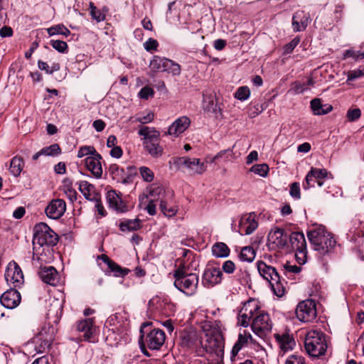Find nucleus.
Wrapping results in <instances>:
<instances>
[{
  "mask_svg": "<svg viewBox=\"0 0 364 364\" xmlns=\"http://www.w3.org/2000/svg\"><path fill=\"white\" fill-rule=\"evenodd\" d=\"M252 320V331L260 338L265 337L272 328V322L269 315L262 311L258 301L250 299L243 304L238 314V323L243 327H247Z\"/></svg>",
  "mask_w": 364,
  "mask_h": 364,
  "instance_id": "obj_1",
  "label": "nucleus"
},
{
  "mask_svg": "<svg viewBox=\"0 0 364 364\" xmlns=\"http://www.w3.org/2000/svg\"><path fill=\"white\" fill-rule=\"evenodd\" d=\"M200 327L205 333L200 341L203 348L213 360H221L224 355V342L219 327L209 321L202 322Z\"/></svg>",
  "mask_w": 364,
  "mask_h": 364,
  "instance_id": "obj_2",
  "label": "nucleus"
},
{
  "mask_svg": "<svg viewBox=\"0 0 364 364\" xmlns=\"http://www.w3.org/2000/svg\"><path fill=\"white\" fill-rule=\"evenodd\" d=\"M151 323H143L140 328L139 344L144 355L149 357L147 348L159 350L166 340L164 331L159 328H151Z\"/></svg>",
  "mask_w": 364,
  "mask_h": 364,
  "instance_id": "obj_3",
  "label": "nucleus"
},
{
  "mask_svg": "<svg viewBox=\"0 0 364 364\" xmlns=\"http://www.w3.org/2000/svg\"><path fill=\"white\" fill-rule=\"evenodd\" d=\"M307 237L314 250L321 256L330 253L336 243L332 235L323 226L308 231Z\"/></svg>",
  "mask_w": 364,
  "mask_h": 364,
  "instance_id": "obj_4",
  "label": "nucleus"
},
{
  "mask_svg": "<svg viewBox=\"0 0 364 364\" xmlns=\"http://www.w3.org/2000/svg\"><path fill=\"white\" fill-rule=\"evenodd\" d=\"M174 286L179 291L188 296L193 295L197 290L198 277L197 274L189 272L188 266L185 262L181 264L173 273Z\"/></svg>",
  "mask_w": 364,
  "mask_h": 364,
  "instance_id": "obj_5",
  "label": "nucleus"
},
{
  "mask_svg": "<svg viewBox=\"0 0 364 364\" xmlns=\"http://www.w3.org/2000/svg\"><path fill=\"white\" fill-rule=\"evenodd\" d=\"M58 242V235L46 224L40 223L33 228V250L39 254V250L43 247H53Z\"/></svg>",
  "mask_w": 364,
  "mask_h": 364,
  "instance_id": "obj_6",
  "label": "nucleus"
},
{
  "mask_svg": "<svg viewBox=\"0 0 364 364\" xmlns=\"http://www.w3.org/2000/svg\"><path fill=\"white\" fill-rule=\"evenodd\" d=\"M138 134L143 136L144 149L154 158H159L164 153L163 146L160 144V132L154 127L143 126L138 131Z\"/></svg>",
  "mask_w": 364,
  "mask_h": 364,
  "instance_id": "obj_7",
  "label": "nucleus"
},
{
  "mask_svg": "<svg viewBox=\"0 0 364 364\" xmlns=\"http://www.w3.org/2000/svg\"><path fill=\"white\" fill-rule=\"evenodd\" d=\"M257 269L260 275L269 282L274 294L280 297L284 294V279H282L276 269L262 261L257 262Z\"/></svg>",
  "mask_w": 364,
  "mask_h": 364,
  "instance_id": "obj_8",
  "label": "nucleus"
},
{
  "mask_svg": "<svg viewBox=\"0 0 364 364\" xmlns=\"http://www.w3.org/2000/svg\"><path fill=\"white\" fill-rule=\"evenodd\" d=\"M304 344L306 352L312 357H319L323 355L327 349L324 334L317 331L308 332Z\"/></svg>",
  "mask_w": 364,
  "mask_h": 364,
  "instance_id": "obj_9",
  "label": "nucleus"
},
{
  "mask_svg": "<svg viewBox=\"0 0 364 364\" xmlns=\"http://www.w3.org/2000/svg\"><path fill=\"white\" fill-rule=\"evenodd\" d=\"M173 164L178 168L186 170L190 175H200L203 173L207 166L200 159L182 156L175 158Z\"/></svg>",
  "mask_w": 364,
  "mask_h": 364,
  "instance_id": "obj_10",
  "label": "nucleus"
},
{
  "mask_svg": "<svg viewBox=\"0 0 364 364\" xmlns=\"http://www.w3.org/2000/svg\"><path fill=\"white\" fill-rule=\"evenodd\" d=\"M291 246L295 250V257L299 264H304L307 260L306 242L304 235L300 232H292L289 237Z\"/></svg>",
  "mask_w": 364,
  "mask_h": 364,
  "instance_id": "obj_11",
  "label": "nucleus"
},
{
  "mask_svg": "<svg viewBox=\"0 0 364 364\" xmlns=\"http://www.w3.org/2000/svg\"><path fill=\"white\" fill-rule=\"evenodd\" d=\"M297 318L302 322H310L316 316L315 302L311 299L300 302L296 309Z\"/></svg>",
  "mask_w": 364,
  "mask_h": 364,
  "instance_id": "obj_12",
  "label": "nucleus"
},
{
  "mask_svg": "<svg viewBox=\"0 0 364 364\" xmlns=\"http://www.w3.org/2000/svg\"><path fill=\"white\" fill-rule=\"evenodd\" d=\"M7 283L14 288H20L24 283V277L20 267L16 263H9L5 273Z\"/></svg>",
  "mask_w": 364,
  "mask_h": 364,
  "instance_id": "obj_13",
  "label": "nucleus"
},
{
  "mask_svg": "<svg viewBox=\"0 0 364 364\" xmlns=\"http://www.w3.org/2000/svg\"><path fill=\"white\" fill-rule=\"evenodd\" d=\"M109 208L117 213H125L129 210L127 203L122 200L120 193L114 190L107 191L106 196Z\"/></svg>",
  "mask_w": 364,
  "mask_h": 364,
  "instance_id": "obj_14",
  "label": "nucleus"
},
{
  "mask_svg": "<svg viewBox=\"0 0 364 364\" xmlns=\"http://www.w3.org/2000/svg\"><path fill=\"white\" fill-rule=\"evenodd\" d=\"M223 279V273L218 267H207L202 277V283L205 287H212L220 284Z\"/></svg>",
  "mask_w": 364,
  "mask_h": 364,
  "instance_id": "obj_15",
  "label": "nucleus"
},
{
  "mask_svg": "<svg viewBox=\"0 0 364 364\" xmlns=\"http://www.w3.org/2000/svg\"><path fill=\"white\" fill-rule=\"evenodd\" d=\"M54 340L53 328L42 329L35 338L36 349L39 353L48 350Z\"/></svg>",
  "mask_w": 364,
  "mask_h": 364,
  "instance_id": "obj_16",
  "label": "nucleus"
},
{
  "mask_svg": "<svg viewBox=\"0 0 364 364\" xmlns=\"http://www.w3.org/2000/svg\"><path fill=\"white\" fill-rule=\"evenodd\" d=\"M66 210V203L63 199L52 200L45 209L46 215L53 220L61 218Z\"/></svg>",
  "mask_w": 364,
  "mask_h": 364,
  "instance_id": "obj_17",
  "label": "nucleus"
},
{
  "mask_svg": "<svg viewBox=\"0 0 364 364\" xmlns=\"http://www.w3.org/2000/svg\"><path fill=\"white\" fill-rule=\"evenodd\" d=\"M21 301L20 293L14 288L6 291L0 297L1 304L6 309H13L17 307Z\"/></svg>",
  "mask_w": 364,
  "mask_h": 364,
  "instance_id": "obj_18",
  "label": "nucleus"
},
{
  "mask_svg": "<svg viewBox=\"0 0 364 364\" xmlns=\"http://www.w3.org/2000/svg\"><path fill=\"white\" fill-rule=\"evenodd\" d=\"M258 227L255 213L243 215L239 223V232L241 235H250Z\"/></svg>",
  "mask_w": 364,
  "mask_h": 364,
  "instance_id": "obj_19",
  "label": "nucleus"
},
{
  "mask_svg": "<svg viewBox=\"0 0 364 364\" xmlns=\"http://www.w3.org/2000/svg\"><path fill=\"white\" fill-rule=\"evenodd\" d=\"M77 330L82 333L85 340L94 342L96 334V326L92 318H86L80 321L76 326Z\"/></svg>",
  "mask_w": 364,
  "mask_h": 364,
  "instance_id": "obj_20",
  "label": "nucleus"
},
{
  "mask_svg": "<svg viewBox=\"0 0 364 364\" xmlns=\"http://www.w3.org/2000/svg\"><path fill=\"white\" fill-rule=\"evenodd\" d=\"M101 159L102 156L98 153L95 154L94 156H88L85 159L86 168L97 178H101L102 175Z\"/></svg>",
  "mask_w": 364,
  "mask_h": 364,
  "instance_id": "obj_21",
  "label": "nucleus"
},
{
  "mask_svg": "<svg viewBox=\"0 0 364 364\" xmlns=\"http://www.w3.org/2000/svg\"><path fill=\"white\" fill-rule=\"evenodd\" d=\"M327 175L328 171L326 169L312 167L305 177V182L303 183V188L306 190L311 187H314V183L317 180L326 178Z\"/></svg>",
  "mask_w": 364,
  "mask_h": 364,
  "instance_id": "obj_22",
  "label": "nucleus"
},
{
  "mask_svg": "<svg viewBox=\"0 0 364 364\" xmlns=\"http://www.w3.org/2000/svg\"><path fill=\"white\" fill-rule=\"evenodd\" d=\"M289 235L285 232L284 230L276 228L272 230L268 236L269 241L272 242L279 249H283L287 245Z\"/></svg>",
  "mask_w": 364,
  "mask_h": 364,
  "instance_id": "obj_23",
  "label": "nucleus"
},
{
  "mask_svg": "<svg viewBox=\"0 0 364 364\" xmlns=\"http://www.w3.org/2000/svg\"><path fill=\"white\" fill-rule=\"evenodd\" d=\"M190 124L191 121L187 117H181L173 122L166 134L178 136L188 128Z\"/></svg>",
  "mask_w": 364,
  "mask_h": 364,
  "instance_id": "obj_24",
  "label": "nucleus"
},
{
  "mask_svg": "<svg viewBox=\"0 0 364 364\" xmlns=\"http://www.w3.org/2000/svg\"><path fill=\"white\" fill-rule=\"evenodd\" d=\"M38 274L42 281L50 285H55L58 282L59 274L52 266L43 267L38 272Z\"/></svg>",
  "mask_w": 364,
  "mask_h": 364,
  "instance_id": "obj_25",
  "label": "nucleus"
},
{
  "mask_svg": "<svg viewBox=\"0 0 364 364\" xmlns=\"http://www.w3.org/2000/svg\"><path fill=\"white\" fill-rule=\"evenodd\" d=\"M309 23V15L304 11L294 13L292 18V27L294 32L304 31Z\"/></svg>",
  "mask_w": 364,
  "mask_h": 364,
  "instance_id": "obj_26",
  "label": "nucleus"
},
{
  "mask_svg": "<svg viewBox=\"0 0 364 364\" xmlns=\"http://www.w3.org/2000/svg\"><path fill=\"white\" fill-rule=\"evenodd\" d=\"M252 344H255L252 335L249 332L244 331L243 333L239 334L238 339L232 347V355L235 356L242 348Z\"/></svg>",
  "mask_w": 364,
  "mask_h": 364,
  "instance_id": "obj_27",
  "label": "nucleus"
},
{
  "mask_svg": "<svg viewBox=\"0 0 364 364\" xmlns=\"http://www.w3.org/2000/svg\"><path fill=\"white\" fill-rule=\"evenodd\" d=\"M98 259H102L107 265L109 272H112L114 277H124L129 272V269L122 267L112 260L107 255H101L98 257Z\"/></svg>",
  "mask_w": 364,
  "mask_h": 364,
  "instance_id": "obj_28",
  "label": "nucleus"
},
{
  "mask_svg": "<svg viewBox=\"0 0 364 364\" xmlns=\"http://www.w3.org/2000/svg\"><path fill=\"white\" fill-rule=\"evenodd\" d=\"M79 190L88 200L95 201L100 197V195L95 192L94 186L86 181L80 182Z\"/></svg>",
  "mask_w": 364,
  "mask_h": 364,
  "instance_id": "obj_29",
  "label": "nucleus"
},
{
  "mask_svg": "<svg viewBox=\"0 0 364 364\" xmlns=\"http://www.w3.org/2000/svg\"><path fill=\"white\" fill-rule=\"evenodd\" d=\"M311 108L315 115H321L329 113L333 107L329 105H322L321 100L315 98L311 101Z\"/></svg>",
  "mask_w": 364,
  "mask_h": 364,
  "instance_id": "obj_30",
  "label": "nucleus"
},
{
  "mask_svg": "<svg viewBox=\"0 0 364 364\" xmlns=\"http://www.w3.org/2000/svg\"><path fill=\"white\" fill-rule=\"evenodd\" d=\"M119 228L122 232L138 230L141 228V221L139 218L127 219L119 224Z\"/></svg>",
  "mask_w": 364,
  "mask_h": 364,
  "instance_id": "obj_31",
  "label": "nucleus"
},
{
  "mask_svg": "<svg viewBox=\"0 0 364 364\" xmlns=\"http://www.w3.org/2000/svg\"><path fill=\"white\" fill-rule=\"evenodd\" d=\"M166 63H168V58L154 55L150 62L149 67L154 72H165Z\"/></svg>",
  "mask_w": 364,
  "mask_h": 364,
  "instance_id": "obj_32",
  "label": "nucleus"
},
{
  "mask_svg": "<svg viewBox=\"0 0 364 364\" xmlns=\"http://www.w3.org/2000/svg\"><path fill=\"white\" fill-rule=\"evenodd\" d=\"M212 252L217 257H225L229 255L230 249L225 243L218 242L213 246Z\"/></svg>",
  "mask_w": 364,
  "mask_h": 364,
  "instance_id": "obj_33",
  "label": "nucleus"
},
{
  "mask_svg": "<svg viewBox=\"0 0 364 364\" xmlns=\"http://www.w3.org/2000/svg\"><path fill=\"white\" fill-rule=\"evenodd\" d=\"M23 166V161L21 157L15 156L11 159L10 172L14 176H18Z\"/></svg>",
  "mask_w": 364,
  "mask_h": 364,
  "instance_id": "obj_34",
  "label": "nucleus"
},
{
  "mask_svg": "<svg viewBox=\"0 0 364 364\" xmlns=\"http://www.w3.org/2000/svg\"><path fill=\"white\" fill-rule=\"evenodd\" d=\"M276 338L280 345V348L284 351L291 349L295 344L294 339L289 335H283L282 336L277 335Z\"/></svg>",
  "mask_w": 364,
  "mask_h": 364,
  "instance_id": "obj_35",
  "label": "nucleus"
},
{
  "mask_svg": "<svg viewBox=\"0 0 364 364\" xmlns=\"http://www.w3.org/2000/svg\"><path fill=\"white\" fill-rule=\"evenodd\" d=\"M47 33L50 36L61 34L68 37L70 34V30L63 24H58L47 28Z\"/></svg>",
  "mask_w": 364,
  "mask_h": 364,
  "instance_id": "obj_36",
  "label": "nucleus"
},
{
  "mask_svg": "<svg viewBox=\"0 0 364 364\" xmlns=\"http://www.w3.org/2000/svg\"><path fill=\"white\" fill-rule=\"evenodd\" d=\"M203 108L205 112L216 113L218 110V106L213 96L204 97L203 101Z\"/></svg>",
  "mask_w": 364,
  "mask_h": 364,
  "instance_id": "obj_37",
  "label": "nucleus"
},
{
  "mask_svg": "<svg viewBox=\"0 0 364 364\" xmlns=\"http://www.w3.org/2000/svg\"><path fill=\"white\" fill-rule=\"evenodd\" d=\"M255 257V251L250 246L244 247L240 254V259L244 262H251Z\"/></svg>",
  "mask_w": 364,
  "mask_h": 364,
  "instance_id": "obj_38",
  "label": "nucleus"
},
{
  "mask_svg": "<svg viewBox=\"0 0 364 364\" xmlns=\"http://www.w3.org/2000/svg\"><path fill=\"white\" fill-rule=\"evenodd\" d=\"M159 208L163 214L166 217H172L177 213V209L174 206L168 205L165 199H161Z\"/></svg>",
  "mask_w": 364,
  "mask_h": 364,
  "instance_id": "obj_39",
  "label": "nucleus"
},
{
  "mask_svg": "<svg viewBox=\"0 0 364 364\" xmlns=\"http://www.w3.org/2000/svg\"><path fill=\"white\" fill-rule=\"evenodd\" d=\"M168 63L166 64L165 72L171 73L173 76H178L181 73V68L179 64L168 58Z\"/></svg>",
  "mask_w": 364,
  "mask_h": 364,
  "instance_id": "obj_40",
  "label": "nucleus"
},
{
  "mask_svg": "<svg viewBox=\"0 0 364 364\" xmlns=\"http://www.w3.org/2000/svg\"><path fill=\"white\" fill-rule=\"evenodd\" d=\"M109 171L114 179L118 181L124 178V170L120 168L117 164H111L109 168Z\"/></svg>",
  "mask_w": 364,
  "mask_h": 364,
  "instance_id": "obj_41",
  "label": "nucleus"
},
{
  "mask_svg": "<svg viewBox=\"0 0 364 364\" xmlns=\"http://www.w3.org/2000/svg\"><path fill=\"white\" fill-rule=\"evenodd\" d=\"M165 191L162 186L154 185L149 191V195L154 198V200L164 199Z\"/></svg>",
  "mask_w": 364,
  "mask_h": 364,
  "instance_id": "obj_42",
  "label": "nucleus"
},
{
  "mask_svg": "<svg viewBox=\"0 0 364 364\" xmlns=\"http://www.w3.org/2000/svg\"><path fill=\"white\" fill-rule=\"evenodd\" d=\"M250 171L260 176L265 177L269 172V166L266 164H255L252 166Z\"/></svg>",
  "mask_w": 364,
  "mask_h": 364,
  "instance_id": "obj_43",
  "label": "nucleus"
},
{
  "mask_svg": "<svg viewBox=\"0 0 364 364\" xmlns=\"http://www.w3.org/2000/svg\"><path fill=\"white\" fill-rule=\"evenodd\" d=\"M38 67L40 70L46 71L48 74H52L53 72L59 70L60 68L59 63H53L51 68H50L47 63L42 60H38Z\"/></svg>",
  "mask_w": 364,
  "mask_h": 364,
  "instance_id": "obj_44",
  "label": "nucleus"
},
{
  "mask_svg": "<svg viewBox=\"0 0 364 364\" xmlns=\"http://www.w3.org/2000/svg\"><path fill=\"white\" fill-rule=\"evenodd\" d=\"M250 95V90L247 86L239 87L235 93V97L240 101H245L247 100Z\"/></svg>",
  "mask_w": 364,
  "mask_h": 364,
  "instance_id": "obj_45",
  "label": "nucleus"
},
{
  "mask_svg": "<svg viewBox=\"0 0 364 364\" xmlns=\"http://www.w3.org/2000/svg\"><path fill=\"white\" fill-rule=\"evenodd\" d=\"M50 46L60 53H65L68 52V44L66 42L60 40H51Z\"/></svg>",
  "mask_w": 364,
  "mask_h": 364,
  "instance_id": "obj_46",
  "label": "nucleus"
},
{
  "mask_svg": "<svg viewBox=\"0 0 364 364\" xmlns=\"http://www.w3.org/2000/svg\"><path fill=\"white\" fill-rule=\"evenodd\" d=\"M41 153L45 156H56L60 153V148L58 144H53L41 149Z\"/></svg>",
  "mask_w": 364,
  "mask_h": 364,
  "instance_id": "obj_47",
  "label": "nucleus"
},
{
  "mask_svg": "<svg viewBox=\"0 0 364 364\" xmlns=\"http://www.w3.org/2000/svg\"><path fill=\"white\" fill-rule=\"evenodd\" d=\"M95 154H97L94 146H84L79 149L77 153V157L82 158L85 156H94Z\"/></svg>",
  "mask_w": 364,
  "mask_h": 364,
  "instance_id": "obj_48",
  "label": "nucleus"
},
{
  "mask_svg": "<svg viewBox=\"0 0 364 364\" xmlns=\"http://www.w3.org/2000/svg\"><path fill=\"white\" fill-rule=\"evenodd\" d=\"M139 173L142 178L146 182H151L154 179V172L146 166L139 168Z\"/></svg>",
  "mask_w": 364,
  "mask_h": 364,
  "instance_id": "obj_49",
  "label": "nucleus"
},
{
  "mask_svg": "<svg viewBox=\"0 0 364 364\" xmlns=\"http://www.w3.org/2000/svg\"><path fill=\"white\" fill-rule=\"evenodd\" d=\"M194 343L193 336L189 333L184 332L181 336V345L184 347H191Z\"/></svg>",
  "mask_w": 364,
  "mask_h": 364,
  "instance_id": "obj_50",
  "label": "nucleus"
},
{
  "mask_svg": "<svg viewBox=\"0 0 364 364\" xmlns=\"http://www.w3.org/2000/svg\"><path fill=\"white\" fill-rule=\"evenodd\" d=\"M364 76V66L360 67L358 69L350 70L347 74V80H354L357 78L361 77Z\"/></svg>",
  "mask_w": 364,
  "mask_h": 364,
  "instance_id": "obj_51",
  "label": "nucleus"
},
{
  "mask_svg": "<svg viewBox=\"0 0 364 364\" xmlns=\"http://www.w3.org/2000/svg\"><path fill=\"white\" fill-rule=\"evenodd\" d=\"M289 194L294 199H299L301 198L300 186L297 182L292 183L289 187Z\"/></svg>",
  "mask_w": 364,
  "mask_h": 364,
  "instance_id": "obj_52",
  "label": "nucleus"
},
{
  "mask_svg": "<svg viewBox=\"0 0 364 364\" xmlns=\"http://www.w3.org/2000/svg\"><path fill=\"white\" fill-rule=\"evenodd\" d=\"M353 58L355 60L363 59L364 58V52L347 50L344 53V58Z\"/></svg>",
  "mask_w": 364,
  "mask_h": 364,
  "instance_id": "obj_53",
  "label": "nucleus"
},
{
  "mask_svg": "<svg viewBox=\"0 0 364 364\" xmlns=\"http://www.w3.org/2000/svg\"><path fill=\"white\" fill-rule=\"evenodd\" d=\"M300 41V39L299 38H294L293 40H291L289 43H288L287 45L284 47V54H289L291 53L294 49L297 46Z\"/></svg>",
  "mask_w": 364,
  "mask_h": 364,
  "instance_id": "obj_54",
  "label": "nucleus"
},
{
  "mask_svg": "<svg viewBox=\"0 0 364 364\" xmlns=\"http://www.w3.org/2000/svg\"><path fill=\"white\" fill-rule=\"evenodd\" d=\"M154 119V114L151 112H149L145 115H139L136 117L135 121L141 124H146L152 122Z\"/></svg>",
  "mask_w": 364,
  "mask_h": 364,
  "instance_id": "obj_55",
  "label": "nucleus"
},
{
  "mask_svg": "<svg viewBox=\"0 0 364 364\" xmlns=\"http://www.w3.org/2000/svg\"><path fill=\"white\" fill-rule=\"evenodd\" d=\"M285 364H306L304 358L300 355H293L289 357Z\"/></svg>",
  "mask_w": 364,
  "mask_h": 364,
  "instance_id": "obj_56",
  "label": "nucleus"
},
{
  "mask_svg": "<svg viewBox=\"0 0 364 364\" xmlns=\"http://www.w3.org/2000/svg\"><path fill=\"white\" fill-rule=\"evenodd\" d=\"M159 46V43L154 38H149L144 43V48L149 51L151 52L152 50H156L157 49V47Z\"/></svg>",
  "mask_w": 364,
  "mask_h": 364,
  "instance_id": "obj_57",
  "label": "nucleus"
},
{
  "mask_svg": "<svg viewBox=\"0 0 364 364\" xmlns=\"http://www.w3.org/2000/svg\"><path fill=\"white\" fill-rule=\"evenodd\" d=\"M154 94L153 89L149 87H144L139 92V96L141 99L147 100L149 97H152Z\"/></svg>",
  "mask_w": 364,
  "mask_h": 364,
  "instance_id": "obj_58",
  "label": "nucleus"
},
{
  "mask_svg": "<svg viewBox=\"0 0 364 364\" xmlns=\"http://www.w3.org/2000/svg\"><path fill=\"white\" fill-rule=\"evenodd\" d=\"M222 269L227 274H232L235 270V264L231 260H227L223 262Z\"/></svg>",
  "mask_w": 364,
  "mask_h": 364,
  "instance_id": "obj_59",
  "label": "nucleus"
},
{
  "mask_svg": "<svg viewBox=\"0 0 364 364\" xmlns=\"http://www.w3.org/2000/svg\"><path fill=\"white\" fill-rule=\"evenodd\" d=\"M283 271L284 274L298 273L301 271V267L296 265L291 264L289 262H287L285 264H284Z\"/></svg>",
  "mask_w": 364,
  "mask_h": 364,
  "instance_id": "obj_60",
  "label": "nucleus"
},
{
  "mask_svg": "<svg viewBox=\"0 0 364 364\" xmlns=\"http://www.w3.org/2000/svg\"><path fill=\"white\" fill-rule=\"evenodd\" d=\"M361 114V112L359 109H349L347 113V117L349 121L353 122L358 119Z\"/></svg>",
  "mask_w": 364,
  "mask_h": 364,
  "instance_id": "obj_61",
  "label": "nucleus"
},
{
  "mask_svg": "<svg viewBox=\"0 0 364 364\" xmlns=\"http://www.w3.org/2000/svg\"><path fill=\"white\" fill-rule=\"evenodd\" d=\"M94 202L95 203V207L96 208V211L97 212V213L102 217L105 216L106 210H105L104 206L102 203L100 196L97 198V200H95Z\"/></svg>",
  "mask_w": 364,
  "mask_h": 364,
  "instance_id": "obj_62",
  "label": "nucleus"
},
{
  "mask_svg": "<svg viewBox=\"0 0 364 364\" xmlns=\"http://www.w3.org/2000/svg\"><path fill=\"white\" fill-rule=\"evenodd\" d=\"M306 90V85L301 84L299 82H294L291 85V90H293L294 93L298 94L303 92Z\"/></svg>",
  "mask_w": 364,
  "mask_h": 364,
  "instance_id": "obj_63",
  "label": "nucleus"
},
{
  "mask_svg": "<svg viewBox=\"0 0 364 364\" xmlns=\"http://www.w3.org/2000/svg\"><path fill=\"white\" fill-rule=\"evenodd\" d=\"M90 15L92 18L96 20L97 22L102 21L105 19V15L99 9H96V11L90 12Z\"/></svg>",
  "mask_w": 364,
  "mask_h": 364,
  "instance_id": "obj_64",
  "label": "nucleus"
}]
</instances>
